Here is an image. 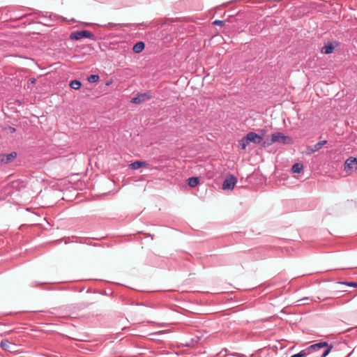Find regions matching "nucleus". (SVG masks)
Masks as SVG:
<instances>
[{
    "mask_svg": "<svg viewBox=\"0 0 357 357\" xmlns=\"http://www.w3.org/2000/svg\"><path fill=\"white\" fill-rule=\"evenodd\" d=\"M264 143V144H267L268 146H270L274 143H280L286 145L292 144L294 143V140L289 136L284 135L283 133L280 132H276L272 134L270 140L266 139Z\"/></svg>",
    "mask_w": 357,
    "mask_h": 357,
    "instance_id": "1",
    "label": "nucleus"
},
{
    "mask_svg": "<svg viewBox=\"0 0 357 357\" xmlns=\"http://www.w3.org/2000/svg\"><path fill=\"white\" fill-rule=\"evenodd\" d=\"M332 344H328L326 342H320L317 344H314L304 349L305 351H308V355L313 351H317L320 350L321 349H324V351L321 354V357H326L331 352L333 349Z\"/></svg>",
    "mask_w": 357,
    "mask_h": 357,
    "instance_id": "2",
    "label": "nucleus"
},
{
    "mask_svg": "<svg viewBox=\"0 0 357 357\" xmlns=\"http://www.w3.org/2000/svg\"><path fill=\"white\" fill-rule=\"evenodd\" d=\"M83 38H87L93 40L95 36L91 32L87 30L73 31L70 35V39L73 40H78Z\"/></svg>",
    "mask_w": 357,
    "mask_h": 357,
    "instance_id": "3",
    "label": "nucleus"
},
{
    "mask_svg": "<svg viewBox=\"0 0 357 357\" xmlns=\"http://www.w3.org/2000/svg\"><path fill=\"white\" fill-rule=\"evenodd\" d=\"M344 171L348 174H351L357 169V158L349 157L344 162Z\"/></svg>",
    "mask_w": 357,
    "mask_h": 357,
    "instance_id": "4",
    "label": "nucleus"
},
{
    "mask_svg": "<svg viewBox=\"0 0 357 357\" xmlns=\"http://www.w3.org/2000/svg\"><path fill=\"white\" fill-rule=\"evenodd\" d=\"M236 182L237 178L234 175L227 176L222 184L223 190H233Z\"/></svg>",
    "mask_w": 357,
    "mask_h": 357,
    "instance_id": "5",
    "label": "nucleus"
},
{
    "mask_svg": "<svg viewBox=\"0 0 357 357\" xmlns=\"http://www.w3.org/2000/svg\"><path fill=\"white\" fill-rule=\"evenodd\" d=\"M326 143H327L326 140H323V141H320V142H317L314 146H309L306 149L305 153L307 155H311L313 153L320 150Z\"/></svg>",
    "mask_w": 357,
    "mask_h": 357,
    "instance_id": "6",
    "label": "nucleus"
},
{
    "mask_svg": "<svg viewBox=\"0 0 357 357\" xmlns=\"http://www.w3.org/2000/svg\"><path fill=\"white\" fill-rule=\"evenodd\" d=\"M246 135L248 137L250 143L252 142L255 144H259L263 142V136L258 135L256 132H249Z\"/></svg>",
    "mask_w": 357,
    "mask_h": 357,
    "instance_id": "7",
    "label": "nucleus"
},
{
    "mask_svg": "<svg viewBox=\"0 0 357 357\" xmlns=\"http://www.w3.org/2000/svg\"><path fill=\"white\" fill-rule=\"evenodd\" d=\"M17 157L16 152H11L8 154H0V164H8Z\"/></svg>",
    "mask_w": 357,
    "mask_h": 357,
    "instance_id": "8",
    "label": "nucleus"
},
{
    "mask_svg": "<svg viewBox=\"0 0 357 357\" xmlns=\"http://www.w3.org/2000/svg\"><path fill=\"white\" fill-rule=\"evenodd\" d=\"M151 98V96L149 93H141L133 98L131 100V102L135 104H139L146 100H149Z\"/></svg>",
    "mask_w": 357,
    "mask_h": 357,
    "instance_id": "9",
    "label": "nucleus"
},
{
    "mask_svg": "<svg viewBox=\"0 0 357 357\" xmlns=\"http://www.w3.org/2000/svg\"><path fill=\"white\" fill-rule=\"evenodd\" d=\"M334 50V47L331 43H328V45L324 46L321 48V53L325 54H331Z\"/></svg>",
    "mask_w": 357,
    "mask_h": 357,
    "instance_id": "10",
    "label": "nucleus"
},
{
    "mask_svg": "<svg viewBox=\"0 0 357 357\" xmlns=\"http://www.w3.org/2000/svg\"><path fill=\"white\" fill-rule=\"evenodd\" d=\"M250 144V142H249V139H248V137H247V135L244 136L243 137H242L239 142H238V146L242 149V150H245L247 146Z\"/></svg>",
    "mask_w": 357,
    "mask_h": 357,
    "instance_id": "11",
    "label": "nucleus"
},
{
    "mask_svg": "<svg viewBox=\"0 0 357 357\" xmlns=\"http://www.w3.org/2000/svg\"><path fill=\"white\" fill-rule=\"evenodd\" d=\"M144 49V43L143 42H138L134 45L132 51L135 53H140Z\"/></svg>",
    "mask_w": 357,
    "mask_h": 357,
    "instance_id": "12",
    "label": "nucleus"
},
{
    "mask_svg": "<svg viewBox=\"0 0 357 357\" xmlns=\"http://www.w3.org/2000/svg\"><path fill=\"white\" fill-rule=\"evenodd\" d=\"M303 169V165L301 163H295L291 168L293 173L299 174Z\"/></svg>",
    "mask_w": 357,
    "mask_h": 357,
    "instance_id": "13",
    "label": "nucleus"
},
{
    "mask_svg": "<svg viewBox=\"0 0 357 357\" xmlns=\"http://www.w3.org/2000/svg\"><path fill=\"white\" fill-rule=\"evenodd\" d=\"M146 165L145 162L137 160L131 163L130 166L133 169H137Z\"/></svg>",
    "mask_w": 357,
    "mask_h": 357,
    "instance_id": "14",
    "label": "nucleus"
},
{
    "mask_svg": "<svg viewBox=\"0 0 357 357\" xmlns=\"http://www.w3.org/2000/svg\"><path fill=\"white\" fill-rule=\"evenodd\" d=\"M199 179L197 177H190L188 180V183L190 187H195L198 185Z\"/></svg>",
    "mask_w": 357,
    "mask_h": 357,
    "instance_id": "15",
    "label": "nucleus"
},
{
    "mask_svg": "<svg viewBox=\"0 0 357 357\" xmlns=\"http://www.w3.org/2000/svg\"><path fill=\"white\" fill-rule=\"evenodd\" d=\"M82 86L81 82L79 80L75 79L70 82V86L75 90H78L80 89Z\"/></svg>",
    "mask_w": 357,
    "mask_h": 357,
    "instance_id": "16",
    "label": "nucleus"
},
{
    "mask_svg": "<svg viewBox=\"0 0 357 357\" xmlns=\"http://www.w3.org/2000/svg\"><path fill=\"white\" fill-rule=\"evenodd\" d=\"M1 347L6 351L9 350L10 342L7 340H3L0 343Z\"/></svg>",
    "mask_w": 357,
    "mask_h": 357,
    "instance_id": "17",
    "label": "nucleus"
},
{
    "mask_svg": "<svg viewBox=\"0 0 357 357\" xmlns=\"http://www.w3.org/2000/svg\"><path fill=\"white\" fill-rule=\"evenodd\" d=\"M99 78V75H91L87 77V80L90 83H94L98 82Z\"/></svg>",
    "mask_w": 357,
    "mask_h": 357,
    "instance_id": "18",
    "label": "nucleus"
},
{
    "mask_svg": "<svg viewBox=\"0 0 357 357\" xmlns=\"http://www.w3.org/2000/svg\"><path fill=\"white\" fill-rule=\"evenodd\" d=\"M105 26L112 29H119L123 27V25L121 24L108 23Z\"/></svg>",
    "mask_w": 357,
    "mask_h": 357,
    "instance_id": "19",
    "label": "nucleus"
},
{
    "mask_svg": "<svg viewBox=\"0 0 357 357\" xmlns=\"http://www.w3.org/2000/svg\"><path fill=\"white\" fill-rule=\"evenodd\" d=\"M308 355V351L304 349L301 351L299 353L294 354L291 357H306Z\"/></svg>",
    "mask_w": 357,
    "mask_h": 357,
    "instance_id": "20",
    "label": "nucleus"
},
{
    "mask_svg": "<svg viewBox=\"0 0 357 357\" xmlns=\"http://www.w3.org/2000/svg\"><path fill=\"white\" fill-rule=\"evenodd\" d=\"M213 24L214 25H218V26H222L225 25V21H224V20H215V21L213 22Z\"/></svg>",
    "mask_w": 357,
    "mask_h": 357,
    "instance_id": "21",
    "label": "nucleus"
},
{
    "mask_svg": "<svg viewBox=\"0 0 357 357\" xmlns=\"http://www.w3.org/2000/svg\"><path fill=\"white\" fill-rule=\"evenodd\" d=\"M345 284L349 287H357V283L356 282H347Z\"/></svg>",
    "mask_w": 357,
    "mask_h": 357,
    "instance_id": "22",
    "label": "nucleus"
},
{
    "mask_svg": "<svg viewBox=\"0 0 357 357\" xmlns=\"http://www.w3.org/2000/svg\"><path fill=\"white\" fill-rule=\"evenodd\" d=\"M30 81H31V84H34L36 82V79H32Z\"/></svg>",
    "mask_w": 357,
    "mask_h": 357,
    "instance_id": "23",
    "label": "nucleus"
},
{
    "mask_svg": "<svg viewBox=\"0 0 357 357\" xmlns=\"http://www.w3.org/2000/svg\"><path fill=\"white\" fill-rule=\"evenodd\" d=\"M10 129H11V131H12V132H14V131L15 130V128H11Z\"/></svg>",
    "mask_w": 357,
    "mask_h": 357,
    "instance_id": "24",
    "label": "nucleus"
}]
</instances>
